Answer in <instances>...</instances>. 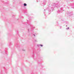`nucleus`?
Returning <instances> with one entry per match:
<instances>
[{"label": "nucleus", "mask_w": 74, "mask_h": 74, "mask_svg": "<svg viewBox=\"0 0 74 74\" xmlns=\"http://www.w3.org/2000/svg\"><path fill=\"white\" fill-rule=\"evenodd\" d=\"M55 5L56 7L59 8V9H60V10H59H59L58 11H57V12L58 13H60V12H62L63 11V8H60V7H59V5H58V4H57L56 5L54 4L53 5H52L51 6H49L48 8L46 9V10L45 9L44 10L45 11V10H48V11L49 12V13H50L51 11H53Z\"/></svg>", "instance_id": "obj_1"}, {"label": "nucleus", "mask_w": 74, "mask_h": 74, "mask_svg": "<svg viewBox=\"0 0 74 74\" xmlns=\"http://www.w3.org/2000/svg\"><path fill=\"white\" fill-rule=\"evenodd\" d=\"M32 17H30L29 18V20H28L27 19V23H25V24H26V23H28V25L29 26H30L31 27L30 29H29L31 31H33V30H34V29L35 28V27H34L33 26V25L31 24V23H30V18H31Z\"/></svg>", "instance_id": "obj_2"}, {"label": "nucleus", "mask_w": 74, "mask_h": 74, "mask_svg": "<svg viewBox=\"0 0 74 74\" xmlns=\"http://www.w3.org/2000/svg\"><path fill=\"white\" fill-rule=\"evenodd\" d=\"M46 2L47 0H43V2H42L41 3V5L42 6H44V5H45Z\"/></svg>", "instance_id": "obj_3"}, {"label": "nucleus", "mask_w": 74, "mask_h": 74, "mask_svg": "<svg viewBox=\"0 0 74 74\" xmlns=\"http://www.w3.org/2000/svg\"><path fill=\"white\" fill-rule=\"evenodd\" d=\"M43 61V59H41L38 61V64H41V62H42Z\"/></svg>", "instance_id": "obj_4"}, {"label": "nucleus", "mask_w": 74, "mask_h": 74, "mask_svg": "<svg viewBox=\"0 0 74 74\" xmlns=\"http://www.w3.org/2000/svg\"><path fill=\"white\" fill-rule=\"evenodd\" d=\"M32 57L34 59H36V58H37V57L35 56L34 53H32Z\"/></svg>", "instance_id": "obj_5"}, {"label": "nucleus", "mask_w": 74, "mask_h": 74, "mask_svg": "<svg viewBox=\"0 0 74 74\" xmlns=\"http://www.w3.org/2000/svg\"><path fill=\"white\" fill-rule=\"evenodd\" d=\"M7 49H5V52L4 53H3L4 54H6V55H8V52L7 51Z\"/></svg>", "instance_id": "obj_6"}, {"label": "nucleus", "mask_w": 74, "mask_h": 74, "mask_svg": "<svg viewBox=\"0 0 74 74\" xmlns=\"http://www.w3.org/2000/svg\"><path fill=\"white\" fill-rule=\"evenodd\" d=\"M37 46L38 47H43V45L39 44V45H37Z\"/></svg>", "instance_id": "obj_7"}, {"label": "nucleus", "mask_w": 74, "mask_h": 74, "mask_svg": "<svg viewBox=\"0 0 74 74\" xmlns=\"http://www.w3.org/2000/svg\"><path fill=\"white\" fill-rule=\"evenodd\" d=\"M36 35H37V34H32V36H34V37H36Z\"/></svg>", "instance_id": "obj_8"}, {"label": "nucleus", "mask_w": 74, "mask_h": 74, "mask_svg": "<svg viewBox=\"0 0 74 74\" xmlns=\"http://www.w3.org/2000/svg\"><path fill=\"white\" fill-rule=\"evenodd\" d=\"M23 5L24 7H26V6H27V4L26 3H24L23 4Z\"/></svg>", "instance_id": "obj_9"}, {"label": "nucleus", "mask_w": 74, "mask_h": 74, "mask_svg": "<svg viewBox=\"0 0 74 74\" xmlns=\"http://www.w3.org/2000/svg\"><path fill=\"white\" fill-rule=\"evenodd\" d=\"M70 14L71 15H73V12H71V13H69V15H70V16H71V15H70Z\"/></svg>", "instance_id": "obj_10"}, {"label": "nucleus", "mask_w": 74, "mask_h": 74, "mask_svg": "<svg viewBox=\"0 0 74 74\" xmlns=\"http://www.w3.org/2000/svg\"><path fill=\"white\" fill-rule=\"evenodd\" d=\"M12 45V43L11 42H10L9 45Z\"/></svg>", "instance_id": "obj_11"}, {"label": "nucleus", "mask_w": 74, "mask_h": 74, "mask_svg": "<svg viewBox=\"0 0 74 74\" xmlns=\"http://www.w3.org/2000/svg\"><path fill=\"white\" fill-rule=\"evenodd\" d=\"M69 29V27H68L67 28H66V30H68V29Z\"/></svg>", "instance_id": "obj_12"}, {"label": "nucleus", "mask_w": 74, "mask_h": 74, "mask_svg": "<svg viewBox=\"0 0 74 74\" xmlns=\"http://www.w3.org/2000/svg\"><path fill=\"white\" fill-rule=\"evenodd\" d=\"M0 74H2V72H0Z\"/></svg>", "instance_id": "obj_13"}, {"label": "nucleus", "mask_w": 74, "mask_h": 74, "mask_svg": "<svg viewBox=\"0 0 74 74\" xmlns=\"http://www.w3.org/2000/svg\"><path fill=\"white\" fill-rule=\"evenodd\" d=\"M28 32H29V29H28Z\"/></svg>", "instance_id": "obj_14"}, {"label": "nucleus", "mask_w": 74, "mask_h": 74, "mask_svg": "<svg viewBox=\"0 0 74 74\" xmlns=\"http://www.w3.org/2000/svg\"><path fill=\"white\" fill-rule=\"evenodd\" d=\"M72 6H73V7H74V3L73 4V5H72Z\"/></svg>", "instance_id": "obj_15"}, {"label": "nucleus", "mask_w": 74, "mask_h": 74, "mask_svg": "<svg viewBox=\"0 0 74 74\" xmlns=\"http://www.w3.org/2000/svg\"><path fill=\"white\" fill-rule=\"evenodd\" d=\"M22 18H24V17H23V16H22Z\"/></svg>", "instance_id": "obj_16"}, {"label": "nucleus", "mask_w": 74, "mask_h": 74, "mask_svg": "<svg viewBox=\"0 0 74 74\" xmlns=\"http://www.w3.org/2000/svg\"><path fill=\"white\" fill-rule=\"evenodd\" d=\"M34 41H35V42H36V41H36V40H34Z\"/></svg>", "instance_id": "obj_17"}, {"label": "nucleus", "mask_w": 74, "mask_h": 74, "mask_svg": "<svg viewBox=\"0 0 74 74\" xmlns=\"http://www.w3.org/2000/svg\"><path fill=\"white\" fill-rule=\"evenodd\" d=\"M61 27H62V26H60V29H61Z\"/></svg>", "instance_id": "obj_18"}, {"label": "nucleus", "mask_w": 74, "mask_h": 74, "mask_svg": "<svg viewBox=\"0 0 74 74\" xmlns=\"http://www.w3.org/2000/svg\"><path fill=\"white\" fill-rule=\"evenodd\" d=\"M23 51H25V50H23Z\"/></svg>", "instance_id": "obj_19"}, {"label": "nucleus", "mask_w": 74, "mask_h": 74, "mask_svg": "<svg viewBox=\"0 0 74 74\" xmlns=\"http://www.w3.org/2000/svg\"><path fill=\"white\" fill-rule=\"evenodd\" d=\"M37 2H38V1H37Z\"/></svg>", "instance_id": "obj_20"}, {"label": "nucleus", "mask_w": 74, "mask_h": 74, "mask_svg": "<svg viewBox=\"0 0 74 74\" xmlns=\"http://www.w3.org/2000/svg\"><path fill=\"white\" fill-rule=\"evenodd\" d=\"M28 18H29V16H28Z\"/></svg>", "instance_id": "obj_21"}, {"label": "nucleus", "mask_w": 74, "mask_h": 74, "mask_svg": "<svg viewBox=\"0 0 74 74\" xmlns=\"http://www.w3.org/2000/svg\"><path fill=\"white\" fill-rule=\"evenodd\" d=\"M66 26H67V25H66Z\"/></svg>", "instance_id": "obj_22"}]
</instances>
